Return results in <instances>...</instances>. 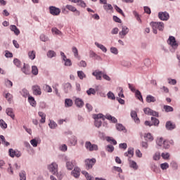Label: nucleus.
<instances>
[{
	"label": "nucleus",
	"instance_id": "nucleus-16",
	"mask_svg": "<svg viewBox=\"0 0 180 180\" xmlns=\"http://www.w3.org/2000/svg\"><path fill=\"white\" fill-rule=\"evenodd\" d=\"M6 113L8 116H10L13 120H15V113H13V109L12 108H7L6 110Z\"/></svg>",
	"mask_w": 180,
	"mask_h": 180
},
{
	"label": "nucleus",
	"instance_id": "nucleus-1",
	"mask_svg": "<svg viewBox=\"0 0 180 180\" xmlns=\"http://www.w3.org/2000/svg\"><path fill=\"white\" fill-rule=\"evenodd\" d=\"M134 155V148H129L127 152L124 153V156L128 157V161L130 168H133L134 171L139 169V165L134 160H131L130 158H133Z\"/></svg>",
	"mask_w": 180,
	"mask_h": 180
},
{
	"label": "nucleus",
	"instance_id": "nucleus-26",
	"mask_svg": "<svg viewBox=\"0 0 180 180\" xmlns=\"http://www.w3.org/2000/svg\"><path fill=\"white\" fill-rule=\"evenodd\" d=\"M155 97L151 95H148L146 97V102H148V103H151V102H155Z\"/></svg>",
	"mask_w": 180,
	"mask_h": 180
},
{
	"label": "nucleus",
	"instance_id": "nucleus-7",
	"mask_svg": "<svg viewBox=\"0 0 180 180\" xmlns=\"http://www.w3.org/2000/svg\"><path fill=\"white\" fill-rule=\"evenodd\" d=\"M167 41L173 49H178V46H179V44L176 42L175 37L170 36Z\"/></svg>",
	"mask_w": 180,
	"mask_h": 180
},
{
	"label": "nucleus",
	"instance_id": "nucleus-22",
	"mask_svg": "<svg viewBox=\"0 0 180 180\" xmlns=\"http://www.w3.org/2000/svg\"><path fill=\"white\" fill-rule=\"evenodd\" d=\"M73 102L72 100L70 99V98H66L65 100V108H71V106H72L73 105Z\"/></svg>",
	"mask_w": 180,
	"mask_h": 180
},
{
	"label": "nucleus",
	"instance_id": "nucleus-21",
	"mask_svg": "<svg viewBox=\"0 0 180 180\" xmlns=\"http://www.w3.org/2000/svg\"><path fill=\"white\" fill-rule=\"evenodd\" d=\"M175 127V124H172L171 121H168L166 122V129H167V130H174Z\"/></svg>",
	"mask_w": 180,
	"mask_h": 180
},
{
	"label": "nucleus",
	"instance_id": "nucleus-27",
	"mask_svg": "<svg viewBox=\"0 0 180 180\" xmlns=\"http://www.w3.org/2000/svg\"><path fill=\"white\" fill-rule=\"evenodd\" d=\"M95 44L98 47V49H101V50H102L103 53H106V51H108L106 47H105V46H103V44H101L98 42H96Z\"/></svg>",
	"mask_w": 180,
	"mask_h": 180
},
{
	"label": "nucleus",
	"instance_id": "nucleus-3",
	"mask_svg": "<svg viewBox=\"0 0 180 180\" xmlns=\"http://www.w3.org/2000/svg\"><path fill=\"white\" fill-rule=\"evenodd\" d=\"M128 85H129V88L131 91V92H135L136 98H137V99H139V101H141V102H143V96H141V92H140V91H139V90H136V88H134V86H133V84H129Z\"/></svg>",
	"mask_w": 180,
	"mask_h": 180
},
{
	"label": "nucleus",
	"instance_id": "nucleus-6",
	"mask_svg": "<svg viewBox=\"0 0 180 180\" xmlns=\"http://www.w3.org/2000/svg\"><path fill=\"white\" fill-rule=\"evenodd\" d=\"M49 12L51 15H53V16H58V15L61 13V9L56 6H51L49 7Z\"/></svg>",
	"mask_w": 180,
	"mask_h": 180
},
{
	"label": "nucleus",
	"instance_id": "nucleus-48",
	"mask_svg": "<svg viewBox=\"0 0 180 180\" xmlns=\"http://www.w3.org/2000/svg\"><path fill=\"white\" fill-rule=\"evenodd\" d=\"M107 96H108V99H112V100L116 99L115 94L112 91H109L107 94Z\"/></svg>",
	"mask_w": 180,
	"mask_h": 180
},
{
	"label": "nucleus",
	"instance_id": "nucleus-46",
	"mask_svg": "<svg viewBox=\"0 0 180 180\" xmlns=\"http://www.w3.org/2000/svg\"><path fill=\"white\" fill-rule=\"evenodd\" d=\"M94 119L95 120H100L99 119H102L103 120H105V118L103 117V115L102 114L95 115L94 116Z\"/></svg>",
	"mask_w": 180,
	"mask_h": 180
},
{
	"label": "nucleus",
	"instance_id": "nucleus-17",
	"mask_svg": "<svg viewBox=\"0 0 180 180\" xmlns=\"http://www.w3.org/2000/svg\"><path fill=\"white\" fill-rule=\"evenodd\" d=\"M28 102L31 106H33V108H36V105L37 103H36V100H34V98L32 96H28Z\"/></svg>",
	"mask_w": 180,
	"mask_h": 180
},
{
	"label": "nucleus",
	"instance_id": "nucleus-47",
	"mask_svg": "<svg viewBox=\"0 0 180 180\" xmlns=\"http://www.w3.org/2000/svg\"><path fill=\"white\" fill-rule=\"evenodd\" d=\"M44 91H46V92H53V89H51V86L47 85V84H45L44 86Z\"/></svg>",
	"mask_w": 180,
	"mask_h": 180
},
{
	"label": "nucleus",
	"instance_id": "nucleus-23",
	"mask_svg": "<svg viewBox=\"0 0 180 180\" xmlns=\"http://www.w3.org/2000/svg\"><path fill=\"white\" fill-rule=\"evenodd\" d=\"M71 88H72V86H71V84L66 83L64 84V91L66 94H68V92L71 91Z\"/></svg>",
	"mask_w": 180,
	"mask_h": 180
},
{
	"label": "nucleus",
	"instance_id": "nucleus-20",
	"mask_svg": "<svg viewBox=\"0 0 180 180\" xmlns=\"http://www.w3.org/2000/svg\"><path fill=\"white\" fill-rule=\"evenodd\" d=\"M21 70L24 74H26V75H29V74H30V70L29 69V65H27L26 63H24V66Z\"/></svg>",
	"mask_w": 180,
	"mask_h": 180
},
{
	"label": "nucleus",
	"instance_id": "nucleus-36",
	"mask_svg": "<svg viewBox=\"0 0 180 180\" xmlns=\"http://www.w3.org/2000/svg\"><path fill=\"white\" fill-rule=\"evenodd\" d=\"M107 141H108V143H110L111 144L112 143L114 146H116V144H117V141H116V140L110 136L107 137Z\"/></svg>",
	"mask_w": 180,
	"mask_h": 180
},
{
	"label": "nucleus",
	"instance_id": "nucleus-41",
	"mask_svg": "<svg viewBox=\"0 0 180 180\" xmlns=\"http://www.w3.org/2000/svg\"><path fill=\"white\" fill-rule=\"evenodd\" d=\"M5 84L7 88H12V86H13V83L9 79L5 80Z\"/></svg>",
	"mask_w": 180,
	"mask_h": 180
},
{
	"label": "nucleus",
	"instance_id": "nucleus-32",
	"mask_svg": "<svg viewBox=\"0 0 180 180\" xmlns=\"http://www.w3.org/2000/svg\"><path fill=\"white\" fill-rule=\"evenodd\" d=\"M163 109L165 112H174V108L169 105H164Z\"/></svg>",
	"mask_w": 180,
	"mask_h": 180
},
{
	"label": "nucleus",
	"instance_id": "nucleus-24",
	"mask_svg": "<svg viewBox=\"0 0 180 180\" xmlns=\"http://www.w3.org/2000/svg\"><path fill=\"white\" fill-rule=\"evenodd\" d=\"M38 115L40 117H41L40 122L41 123H46V114L43 112H39Z\"/></svg>",
	"mask_w": 180,
	"mask_h": 180
},
{
	"label": "nucleus",
	"instance_id": "nucleus-42",
	"mask_svg": "<svg viewBox=\"0 0 180 180\" xmlns=\"http://www.w3.org/2000/svg\"><path fill=\"white\" fill-rule=\"evenodd\" d=\"M86 94L89 96L95 95L96 94V91L94 89L90 88L89 90L86 91Z\"/></svg>",
	"mask_w": 180,
	"mask_h": 180
},
{
	"label": "nucleus",
	"instance_id": "nucleus-52",
	"mask_svg": "<svg viewBox=\"0 0 180 180\" xmlns=\"http://www.w3.org/2000/svg\"><path fill=\"white\" fill-rule=\"evenodd\" d=\"M103 8L105 9V11H112V9H113V7L110 4H106L103 6Z\"/></svg>",
	"mask_w": 180,
	"mask_h": 180
},
{
	"label": "nucleus",
	"instance_id": "nucleus-44",
	"mask_svg": "<svg viewBox=\"0 0 180 180\" xmlns=\"http://www.w3.org/2000/svg\"><path fill=\"white\" fill-rule=\"evenodd\" d=\"M19 176H20V180H26V172L22 171V172L19 174Z\"/></svg>",
	"mask_w": 180,
	"mask_h": 180
},
{
	"label": "nucleus",
	"instance_id": "nucleus-63",
	"mask_svg": "<svg viewBox=\"0 0 180 180\" xmlns=\"http://www.w3.org/2000/svg\"><path fill=\"white\" fill-rule=\"evenodd\" d=\"M52 33H54L55 34H61V31H60L57 28H52Z\"/></svg>",
	"mask_w": 180,
	"mask_h": 180
},
{
	"label": "nucleus",
	"instance_id": "nucleus-43",
	"mask_svg": "<svg viewBox=\"0 0 180 180\" xmlns=\"http://www.w3.org/2000/svg\"><path fill=\"white\" fill-rule=\"evenodd\" d=\"M160 168L163 170L168 169V168H169V165L167 162L162 163L160 165Z\"/></svg>",
	"mask_w": 180,
	"mask_h": 180
},
{
	"label": "nucleus",
	"instance_id": "nucleus-56",
	"mask_svg": "<svg viewBox=\"0 0 180 180\" xmlns=\"http://www.w3.org/2000/svg\"><path fill=\"white\" fill-rule=\"evenodd\" d=\"M30 143L32 145L33 147H37V144H39V141L36 139H32L30 141Z\"/></svg>",
	"mask_w": 180,
	"mask_h": 180
},
{
	"label": "nucleus",
	"instance_id": "nucleus-29",
	"mask_svg": "<svg viewBox=\"0 0 180 180\" xmlns=\"http://www.w3.org/2000/svg\"><path fill=\"white\" fill-rule=\"evenodd\" d=\"M11 30H12V32H14V33L17 35L20 33V31H19V30L15 25H11Z\"/></svg>",
	"mask_w": 180,
	"mask_h": 180
},
{
	"label": "nucleus",
	"instance_id": "nucleus-14",
	"mask_svg": "<svg viewBox=\"0 0 180 180\" xmlns=\"http://www.w3.org/2000/svg\"><path fill=\"white\" fill-rule=\"evenodd\" d=\"M92 75H94V77H96V79H98V80L101 81L102 79L103 72H102V71L96 70L95 72H94L92 73Z\"/></svg>",
	"mask_w": 180,
	"mask_h": 180
},
{
	"label": "nucleus",
	"instance_id": "nucleus-2",
	"mask_svg": "<svg viewBox=\"0 0 180 180\" xmlns=\"http://www.w3.org/2000/svg\"><path fill=\"white\" fill-rule=\"evenodd\" d=\"M150 26L152 27L155 34H157V30H160L161 32L164 30V22H151Z\"/></svg>",
	"mask_w": 180,
	"mask_h": 180
},
{
	"label": "nucleus",
	"instance_id": "nucleus-39",
	"mask_svg": "<svg viewBox=\"0 0 180 180\" xmlns=\"http://www.w3.org/2000/svg\"><path fill=\"white\" fill-rule=\"evenodd\" d=\"M77 76L79 77V79H84L86 77L85 73H84L82 71H77Z\"/></svg>",
	"mask_w": 180,
	"mask_h": 180
},
{
	"label": "nucleus",
	"instance_id": "nucleus-33",
	"mask_svg": "<svg viewBox=\"0 0 180 180\" xmlns=\"http://www.w3.org/2000/svg\"><path fill=\"white\" fill-rule=\"evenodd\" d=\"M82 174L84 175L87 180H94V177L89 176V174L86 171H82Z\"/></svg>",
	"mask_w": 180,
	"mask_h": 180
},
{
	"label": "nucleus",
	"instance_id": "nucleus-10",
	"mask_svg": "<svg viewBox=\"0 0 180 180\" xmlns=\"http://www.w3.org/2000/svg\"><path fill=\"white\" fill-rule=\"evenodd\" d=\"M8 153L11 158H14V157H17V158H19V157H21L22 155L20 151L15 150L13 148L9 149Z\"/></svg>",
	"mask_w": 180,
	"mask_h": 180
},
{
	"label": "nucleus",
	"instance_id": "nucleus-34",
	"mask_svg": "<svg viewBox=\"0 0 180 180\" xmlns=\"http://www.w3.org/2000/svg\"><path fill=\"white\" fill-rule=\"evenodd\" d=\"M32 74L33 75H37L39 74V69L37 68V66H32Z\"/></svg>",
	"mask_w": 180,
	"mask_h": 180
},
{
	"label": "nucleus",
	"instance_id": "nucleus-25",
	"mask_svg": "<svg viewBox=\"0 0 180 180\" xmlns=\"http://www.w3.org/2000/svg\"><path fill=\"white\" fill-rule=\"evenodd\" d=\"M129 33L127 27H123L122 31L120 32V36H126Z\"/></svg>",
	"mask_w": 180,
	"mask_h": 180
},
{
	"label": "nucleus",
	"instance_id": "nucleus-11",
	"mask_svg": "<svg viewBox=\"0 0 180 180\" xmlns=\"http://www.w3.org/2000/svg\"><path fill=\"white\" fill-rule=\"evenodd\" d=\"M145 115H148L150 116L158 117V112L151 110L150 108H146L143 109Z\"/></svg>",
	"mask_w": 180,
	"mask_h": 180
},
{
	"label": "nucleus",
	"instance_id": "nucleus-31",
	"mask_svg": "<svg viewBox=\"0 0 180 180\" xmlns=\"http://www.w3.org/2000/svg\"><path fill=\"white\" fill-rule=\"evenodd\" d=\"M0 139H1L2 144H4L6 147H8V146H10L9 142L6 141V140L5 139V136H4V135H1Z\"/></svg>",
	"mask_w": 180,
	"mask_h": 180
},
{
	"label": "nucleus",
	"instance_id": "nucleus-28",
	"mask_svg": "<svg viewBox=\"0 0 180 180\" xmlns=\"http://www.w3.org/2000/svg\"><path fill=\"white\" fill-rule=\"evenodd\" d=\"M105 119H108V120H111L112 123H117V119L115 117H112V115H106Z\"/></svg>",
	"mask_w": 180,
	"mask_h": 180
},
{
	"label": "nucleus",
	"instance_id": "nucleus-49",
	"mask_svg": "<svg viewBox=\"0 0 180 180\" xmlns=\"http://www.w3.org/2000/svg\"><path fill=\"white\" fill-rule=\"evenodd\" d=\"M106 150L108 153H113V151L115 150V147H113V146H112V145H108L106 147Z\"/></svg>",
	"mask_w": 180,
	"mask_h": 180
},
{
	"label": "nucleus",
	"instance_id": "nucleus-54",
	"mask_svg": "<svg viewBox=\"0 0 180 180\" xmlns=\"http://www.w3.org/2000/svg\"><path fill=\"white\" fill-rule=\"evenodd\" d=\"M156 143L158 144V146H160V147H161V146H162L164 144V139L162 138H160L156 141Z\"/></svg>",
	"mask_w": 180,
	"mask_h": 180
},
{
	"label": "nucleus",
	"instance_id": "nucleus-45",
	"mask_svg": "<svg viewBox=\"0 0 180 180\" xmlns=\"http://www.w3.org/2000/svg\"><path fill=\"white\" fill-rule=\"evenodd\" d=\"M47 56L49 58H53V57H56V53H55L54 51H49L48 53H47Z\"/></svg>",
	"mask_w": 180,
	"mask_h": 180
},
{
	"label": "nucleus",
	"instance_id": "nucleus-19",
	"mask_svg": "<svg viewBox=\"0 0 180 180\" xmlns=\"http://www.w3.org/2000/svg\"><path fill=\"white\" fill-rule=\"evenodd\" d=\"M131 117L134 119L135 123H140V119L137 117V112L136 111L131 112Z\"/></svg>",
	"mask_w": 180,
	"mask_h": 180
},
{
	"label": "nucleus",
	"instance_id": "nucleus-53",
	"mask_svg": "<svg viewBox=\"0 0 180 180\" xmlns=\"http://www.w3.org/2000/svg\"><path fill=\"white\" fill-rule=\"evenodd\" d=\"M115 11H117V12H118V13H120V14L122 15V16H124V13H123V11L121 10V8H119V6H115Z\"/></svg>",
	"mask_w": 180,
	"mask_h": 180
},
{
	"label": "nucleus",
	"instance_id": "nucleus-60",
	"mask_svg": "<svg viewBox=\"0 0 180 180\" xmlns=\"http://www.w3.org/2000/svg\"><path fill=\"white\" fill-rule=\"evenodd\" d=\"M133 14L136 18V20L139 22V23H141V19H140V15H139V13H136V11H133Z\"/></svg>",
	"mask_w": 180,
	"mask_h": 180
},
{
	"label": "nucleus",
	"instance_id": "nucleus-62",
	"mask_svg": "<svg viewBox=\"0 0 180 180\" xmlns=\"http://www.w3.org/2000/svg\"><path fill=\"white\" fill-rule=\"evenodd\" d=\"M12 98H13V96L10 93H7L6 94V98L8 102H11V101H12Z\"/></svg>",
	"mask_w": 180,
	"mask_h": 180
},
{
	"label": "nucleus",
	"instance_id": "nucleus-13",
	"mask_svg": "<svg viewBox=\"0 0 180 180\" xmlns=\"http://www.w3.org/2000/svg\"><path fill=\"white\" fill-rule=\"evenodd\" d=\"M66 9H68V11H70V12H75L76 16H79L80 15L79 11L77 10V8L74 7V6L66 5Z\"/></svg>",
	"mask_w": 180,
	"mask_h": 180
},
{
	"label": "nucleus",
	"instance_id": "nucleus-8",
	"mask_svg": "<svg viewBox=\"0 0 180 180\" xmlns=\"http://www.w3.org/2000/svg\"><path fill=\"white\" fill-rule=\"evenodd\" d=\"M32 94L36 96L41 95V88L40 86L35 84L32 86Z\"/></svg>",
	"mask_w": 180,
	"mask_h": 180
},
{
	"label": "nucleus",
	"instance_id": "nucleus-9",
	"mask_svg": "<svg viewBox=\"0 0 180 180\" xmlns=\"http://www.w3.org/2000/svg\"><path fill=\"white\" fill-rule=\"evenodd\" d=\"M95 162H96V159H87L85 160V165L86 169H91L94 165H95Z\"/></svg>",
	"mask_w": 180,
	"mask_h": 180
},
{
	"label": "nucleus",
	"instance_id": "nucleus-51",
	"mask_svg": "<svg viewBox=\"0 0 180 180\" xmlns=\"http://www.w3.org/2000/svg\"><path fill=\"white\" fill-rule=\"evenodd\" d=\"M72 53H74L75 57H76V58H78V49H77V47L73 46L72 48Z\"/></svg>",
	"mask_w": 180,
	"mask_h": 180
},
{
	"label": "nucleus",
	"instance_id": "nucleus-35",
	"mask_svg": "<svg viewBox=\"0 0 180 180\" xmlns=\"http://www.w3.org/2000/svg\"><path fill=\"white\" fill-rule=\"evenodd\" d=\"M151 121L154 126H158L160 124V120L154 117H151Z\"/></svg>",
	"mask_w": 180,
	"mask_h": 180
},
{
	"label": "nucleus",
	"instance_id": "nucleus-58",
	"mask_svg": "<svg viewBox=\"0 0 180 180\" xmlns=\"http://www.w3.org/2000/svg\"><path fill=\"white\" fill-rule=\"evenodd\" d=\"M110 52L112 53V54H115V55L119 53V51L116 47H111Z\"/></svg>",
	"mask_w": 180,
	"mask_h": 180
},
{
	"label": "nucleus",
	"instance_id": "nucleus-4",
	"mask_svg": "<svg viewBox=\"0 0 180 180\" xmlns=\"http://www.w3.org/2000/svg\"><path fill=\"white\" fill-rule=\"evenodd\" d=\"M84 146L88 151H98V145L92 144L91 141H86Z\"/></svg>",
	"mask_w": 180,
	"mask_h": 180
},
{
	"label": "nucleus",
	"instance_id": "nucleus-55",
	"mask_svg": "<svg viewBox=\"0 0 180 180\" xmlns=\"http://www.w3.org/2000/svg\"><path fill=\"white\" fill-rule=\"evenodd\" d=\"M94 124L96 127H101L102 126V121L101 120H95Z\"/></svg>",
	"mask_w": 180,
	"mask_h": 180
},
{
	"label": "nucleus",
	"instance_id": "nucleus-5",
	"mask_svg": "<svg viewBox=\"0 0 180 180\" xmlns=\"http://www.w3.org/2000/svg\"><path fill=\"white\" fill-rule=\"evenodd\" d=\"M48 169L53 175H56L58 172V165L56 162H53L49 165Z\"/></svg>",
	"mask_w": 180,
	"mask_h": 180
},
{
	"label": "nucleus",
	"instance_id": "nucleus-37",
	"mask_svg": "<svg viewBox=\"0 0 180 180\" xmlns=\"http://www.w3.org/2000/svg\"><path fill=\"white\" fill-rule=\"evenodd\" d=\"M21 95L24 97V98H27V96H29V91H27V89H23L21 91Z\"/></svg>",
	"mask_w": 180,
	"mask_h": 180
},
{
	"label": "nucleus",
	"instance_id": "nucleus-40",
	"mask_svg": "<svg viewBox=\"0 0 180 180\" xmlns=\"http://www.w3.org/2000/svg\"><path fill=\"white\" fill-rule=\"evenodd\" d=\"M0 127L1 129H8V124L4 120H0Z\"/></svg>",
	"mask_w": 180,
	"mask_h": 180
},
{
	"label": "nucleus",
	"instance_id": "nucleus-38",
	"mask_svg": "<svg viewBox=\"0 0 180 180\" xmlns=\"http://www.w3.org/2000/svg\"><path fill=\"white\" fill-rule=\"evenodd\" d=\"M145 139L148 141H153V140H154V137H153V135H151L150 133L145 134Z\"/></svg>",
	"mask_w": 180,
	"mask_h": 180
},
{
	"label": "nucleus",
	"instance_id": "nucleus-50",
	"mask_svg": "<svg viewBox=\"0 0 180 180\" xmlns=\"http://www.w3.org/2000/svg\"><path fill=\"white\" fill-rule=\"evenodd\" d=\"M66 167L68 169L71 170L72 169V168H74V164L72 163V162H67Z\"/></svg>",
	"mask_w": 180,
	"mask_h": 180
},
{
	"label": "nucleus",
	"instance_id": "nucleus-12",
	"mask_svg": "<svg viewBox=\"0 0 180 180\" xmlns=\"http://www.w3.org/2000/svg\"><path fill=\"white\" fill-rule=\"evenodd\" d=\"M158 18L160 20H168L169 19V14L167 12H160L158 13Z\"/></svg>",
	"mask_w": 180,
	"mask_h": 180
},
{
	"label": "nucleus",
	"instance_id": "nucleus-57",
	"mask_svg": "<svg viewBox=\"0 0 180 180\" xmlns=\"http://www.w3.org/2000/svg\"><path fill=\"white\" fill-rule=\"evenodd\" d=\"M160 157H161V155L160 154V153H156L153 155V160L155 161H158V160H160Z\"/></svg>",
	"mask_w": 180,
	"mask_h": 180
},
{
	"label": "nucleus",
	"instance_id": "nucleus-15",
	"mask_svg": "<svg viewBox=\"0 0 180 180\" xmlns=\"http://www.w3.org/2000/svg\"><path fill=\"white\" fill-rule=\"evenodd\" d=\"M80 174H81V169H79V168H78V167H75L74 170H72V175L75 178H78Z\"/></svg>",
	"mask_w": 180,
	"mask_h": 180
},
{
	"label": "nucleus",
	"instance_id": "nucleus-61",
	"mask_svg": "<svg viewBox=\"0 0 180 180\" xmlns=\"http://www.w3.org/2000/svg\"><path fill=\"white\" fill-rule=\"evenodd\" d=\"M116 127L120 131H123V130H124V127L122 124H117Z\"/></svg>",
	"mask_w": 180,
	"mask_h": 180
},
{
	"label": "nucleus",
	"instance_id": "nucleus-64",
	"mask_svg": "<svg viewBox=\"0 0 180 180\" xmlns=\"http://www.w3.org/2000/svg\"><path fill=\"white\" fill-rule=\"evenodd\" d=\"M13 63L15 65H16V67H20V60H19V59L18 58L14 59Z\"/></svg>",
	"mask_w": 180,
	"mask_h": 180
},
{
	"label": "nucleus",
	"instance_id": "nucleus-59",
	"mask_svg": "<svg viewBox=\"0 0 180 180\" xmlns=\"http://www.w3.org/2000/svg\"><path fill=\"white\" fill-rule=\"evenodd\" d=\"M168 84H169L170 85H176V79H168Z\"/></svg>",
	"mask_w": 180,
	"mask_h": 180
},
{
	"label": "nucleus",
	"instance_id": "nucleus-18",
	"mask_svg": "<svg viewBox=\"0 0 180 180\" xmlns=\"http://www.w3.org/2000/svg\"><path fill=\"white\" fill-rule=\"evenodd\" d=\"M75 103L77 108H82L84 106V101L79 98L75 99Z\"/></svg>",
	"mask_w": 180,
	"mask_h": 180
},
{
	"label": "nucleus",
	"instance_id": "nucleus-30",
	"mask_svg": "<svg viewBox=\"0 0 180 180\" xmlns=\"http://www.w3.org/2000/svg\"><path fill=\"white\" fill-rule=\"evenodd\" d=\"M28 57L30 60H34L36 58V52L34 51L28 52Z\"/></svg>",
	"mask_w": 180,
	"mask_h": 180
}]
</instances>
